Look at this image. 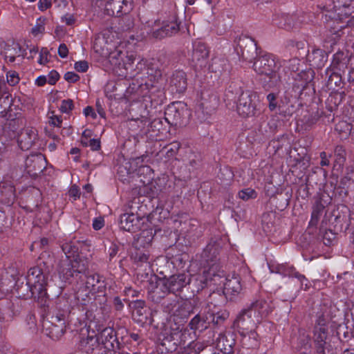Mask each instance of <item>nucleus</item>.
Listing matches in <instances>:
<instances>
[{"instance_id": "obj_1", "label": "nucleus", "mask_w": 354, "mask_h": 354, "mask_svg": "<svg viewBox=\"0 0 354 354\" xmlns=\"http://www.w3.org/2000/svg\"><path fill=\"white\" fill-rule=\"evenodd\" d=\"M245 46H248V56H245V61L252 64L251 67L259 75L262 76V80L265 84L275 86L279 83V75L276 68H279L278 59L275 55L270 53L258 55L257 41L252 37H248Z\"/></svg>"}, {"instance_id": "obj_2", "label": "nucleus", "mask_w": 354, "mask_h": 354, "mask_svg": "<svg viewBox=\"0 0 354 354\" xmlns=\"http://www.w3.org/2000/svg\"><path fill=\"white\" fill-rule=\"evenodd\" d=\"M104 40L97 39L93 44V50L100 57L108 60L112 66V70L122 78H133L135 72L133 64L135 60L133 53L126 54L119 49L111 50L108 46H102Z\"/></svg>"}, {"instance_id": "obj_3", "label": "nucleus", "mask_w": 354, "mask_h": 354, "mask_svg": "<svg viewBox=\"0 0 354 354\" xmlns=\"http://www.w3.org/2000/svg\"><path fill=\"white\" fill-rule=\"evenodd\" d=\"M198 281H199L198 290L211 284L223 288V292L227 294L239 293L242 290L240 279L236 277L231 279L225 278L223 272L215 274L213 267L207 271H204L202 275H199L196 279V282Z\"/></svg>"}, {"instance_id": "obj_4", "label": "nucleus", "mask_w": 354, "mask_h": 354, "mask_svg": "<svg viewBox=\"0 0 354 354\" xmlns=\"http://www.w3.org/2000/svg\"><path fill=\"white\" fill-rule=\"evenodd\" d=\"M145 71L146 72L142 75L135 73L133 77H136V78L127 88V93L134 94L137 98L146 96L162 77V72L158 68L147 67Z\"/></svg>"}, {"instance_id": "obj_5", "label": "nucleus", "mask_w": 354, "mask_h": 354, "mask_svg": "<svg viewBox=\"0 0 354 354\" xmlns=\"http://www.w3.org/2000/svg\"><path fill=\"white\" fill-rule=\"evenodd\" d=\"M144 29L147 35L160 39L177 33L179 30V24L176 14L174 13L168 17L147 21Z\"/></svg>"}, {"instance_id": "obj_6", "label": "nucleus", "mask_w": 354, "mask_h": 354, "mask_svg": "<svg viewBox=\"0 0 354 354\" xmlns=\"http://www.w3.org/2000/svg\"><path fill=\"white\" fill-rule=\"evenodd\" d=\"M26 290L29 291L26 297L41 299L42 302L47 295L46 288L47 280L41 270L38 267L30 268L26 277Z\"/></svg>"}, {"instance_id": "obj_7", "label": "nucleus", "mask_w": 354, "mask_h": 354, "mask_svg": "<svg viewBox=\"0 0 354 354\" xmlns=\"http://www.w3.org/2000/svg\"><path fill=\"white\" fill-rule=\"evenodd\" d=\"M88 270V261L85 259H63L59 266V275L62 281H68L72 277L78 279L80 274Z\"/></svg>"}, {"instance_id": "obj_8", "label": "nucleus", "mask_w": 354, "mask_h": 354, "mask_svg": "<svg viewBox=\"0 0 354 354\" xmlns=\"http://www.w3.org/2000/svg\"><path fill=\"white\" fill-rule=\"evenodd\" d=\"M77 281L76 297L77 299L86 301L90 295H94L99 291L97 285L101 282L98 274H87L86 272L80 274Z\"/></svg>"}, {"instance_id": "obj_9", "label": "nucleus", "mask_w": 354, "mask_h": 354, "mask_svg": "<svg viewBox=\"0 0 354 354\" xmlns=\"http://www.w3.org/2000/svg\"><path fill=\"white\" fill-rule=\"evenodd\" d=\"M189 111L181 102L169 104L165 112V119L168 124L175 127L186 125L189 121Z\"/></svg>"}, {"instance_id": "obj_10", "label": "nucleus", "mask_w": 354, "mask_h": 354, "mask_svg": "<svg viewBox=\"0 0 354 354\" xmlns=\"http://www.w3.org/2000/svg\"><path fill=\"white\" fill-rule=\"evenodd\" d=\"M46 165L45 157L41 153L32 154L25 160V171L32 178H37Z\"/></svg>"}, {"instance_id": "obj_11", "label": "nucleus", "mask_w": 354, "mask_h": 354, "mask_svg": "<svg viewBox=\"0 0 354 354\" xmlns=\"http://www.w3.org/2000/svg\"><path fill=\"white\" fill-rule=\"evenodd\" d=\"M37 131L32 127L22 129L17 135V142L22 150L30 149L37 140Z\"/></svg>"}, {"instance_id": "obj_12", "label": "nucleus", "mask_w": 354, "mask_h": 354, "mask_svg": "<svg viewBox=\"0 0 354 354\" xmlns=\"http://www.w3.org/2000/svg\"><path fill=\"white\" fill-rule=\"evenodd\" d=\"M144 218L138 216L133 213H125L120 216V227L128 232H136L141 230V224L144 223Z\"/></svg>"}, {"instance_id": "obj_13", "label": "nucleus", "mask_w": 354, "mask_h": 354, "mask_svg": "<svg viewBox=\"0 0 354 354\" xmlns=\"http://www.w3.org/2000/svg\"><path fill=\"white\" fill-rule=\"evenodd\" d=\"M313 342L315 345V354H326V339L328 329L326 327L315 326L313 330Z\"/></svg>"}, {"instance_id": "obj_14", "label": "nucleus", "mask_w": 354, "mask_h": 354, "mask_svg": "<svg viewBox=\"0 0 354 354\" xmlns=\"http://www.w3.org/2000/svg\"><path fill=\"white\" fill-rule=\"evenodd\" d=\"M169 292L175 293L180 291L191 282L189 275L186 273L174 274L165 279Z\"/></svg>"}, {"instance_id": "obj_15", "label": "nucleus", "mask_w": 354, "mask_h": 354, "mask_svg": "<svg viewBox=\"0 0 354 354\" xmlns=\"http://www.w3.org/2000/svg\"><path fill=\"white\" fill-rule=\"evenodd\" d=\"M272 22L277 27L288 30L297 28L299 26V22L296 15H290L284 13L275 15Z\"/></svg>"}, {"instance_id": "obj_16", "label": "nucleus", "mask_w": 354, "mask_h": 354, "mask_svg": "<svg viewBox=\"0 0 354 354\" xmlns=\"http://www.w3.org/2000/svg\"><path fill=\"white\" fill-rule=\"evenodd\" d=\"M314 76L315 73L312 69L302 70L294 77L293 88L295 91L298 90L299 93L301 92L313 81Z\"/></svg>"}, {"instance_id": "obj_17", "label": "nucleus", "mask_w": 354, "mask_h": 354, "mask_svg": "<svg viewBox=\"0 0 354 354\" xmlns=\"http://www.w3.org/2000/svg\"><path fill=\"white\" fill-rule=\"evenodd\" d=\"M208 56V51L205 44L201 41H195L193 44L192 62L196 66H203Z\"/></svg>"}, {"instance_id": "obj_18", "label": "nucleus", "mask_w": 354, "mask_h": 354, "mask_svg": "<svg viewBox=\"0 0 354 354\" xmlns=\"http://www.w3.org/2000/svg\"><path fill=\"white\" fill-rule=\"evenodd\" d=\"M106 6L108 10H111L113 15L120 17L130 12L132 0H110Z\"/></svg>"}, {"instance_id": "obj_19", "label": "nucleus", "mask_w": 354, "mask_h": 354, "mask_svg": "<svg viewBox=\"0 0 354 354\" xmlns=\"http://www.w3.org/2000/svg\"><path fill=\"white\" fill-rule=\"evenodd\" d=\"M328 59V55L325 50L313 48L311 51H308L307 60L309 64L315 68H322L324 66Z\"/></svg>"}, {"instance_id": "obj_20", "label": "nucleus", "mask_w": 354, "mask_h": 354, "mask_svg": "<svg viewBox=\"0 0 354 354\" xmlns=\"http://www.w3.org/2000/svg\"><path fill=\"white\" fill-rule=\"evenodd\" d=\"M172 90L177 93H183L187 88L186 74L183 71H175L169 80Z\"/></svg>"}, {"instance_id": "obj_21", "label": "nucleus", "mask_w": 354, "mask_h": 354, "mask_svg": "<svg viewBox=\"0 0 354 354\" xmlns=\"http://www.w3.org/2000/svg\"><path fill=\"white\" fill-rule=\"evenodd\" d=\"M254 310V315L257 313L259 315L266 316L270 313V306L268 302L264 299H258L252 302L248 309H245V315L252 317L251 312Z\"/></svg>"}, {"instance_id": "obj_22", "label": "nucleus", "mask_w": 354, "mask_h": 354, "mask_svg": "<svg viewBox=\"0 0 354 354\" xmlns=\"http://www.w3.org/2000/svg\"><path fill=\"white\" fill-rule=\"evenodd\" d=\"M62 250L65 254L64 259H82L79 256L80 243L73 239L64 243L62 246Z\"/></svg>"}, {"instance_id": "obj_23", "label": "nucleus", "mask_w": 354, "mask_h": 354, "mask_svg": "<svg viewBox=\"0 0 354 354\" xmlns=\"http://www.w3.org/2000/svg\"><path fill=\"white\" fill-rule=\"evenodd\" d=\"M276 272L277 273L284 277L288 276L290 277L297 278L298 280L301 282V285H303L304 281H307L305 276L297 272L293 266H289L286 264H280L276 267Z\"/></svg>"}, {"instance_id": "obj_24", "label": "nucleus", "mask_w": 354, "mask_h": 354, "mask_svg": "<svg viewBox=\"0 0 354 354\" xmlns=\"http://www.w3.org/2000/svg\"><path fill=\"white\" fill-rule=\"evenodd\" d=\"M337 71L338 70L332 68H327L325 71L326 75L328 76L327 86L330 89H335L337 87H339L342 84V75Z\"/></svg>"}, {"instance_id": "obj_25", "label": "nucleus", "mask_w": 354, "mask_h": 354, "mask_svg": "<svg viewBox=\"0 0 354 354\" xmlns=\"http://www.w3.org/2000/svg\"><path fill=\"white\" fill-rule=\"evenodd\" d=\"M100 346L99 338L95 336H88L82 339L80 343V348L86 354L91 353Z\"/></svg>"}, {"instance_id": "obj_26", "label": "nucleus", "mask_w": 354, "mask_h": 354, "mask_svg": "<svg viewBox=\"0 0 354 354\" xmlns=\"http://www.w3.org/2000/svg\"><path fill=\"white\" fill-rule=\"evenodd\" d=\"M347 62V55L342 51H337L334 54L332 64L329 68L342 71L346 68Z\"/></svg>"}, {"instance_id": "obj_27", "label": "nucleus", "mask_w": 354, "mask_h": 354, "mask_svg": "<svg viewBox=\"0 0 354 354\" xmlns=\"http://www.w3.org/2000/svg\"><path fill=\"white\" fill-rule=\"evenodd\" d=\"M248 101L245 102V106L247 104L248 111L245 113L247 116H254L256 114L257 107L259 104V96L255 92H250L248 95Z\"/></svg>"}, {"instance_id": "obj_28", "label": "nucleus", "mask_w": 354, "mask_h": 354, "mask_svg": "<svg viewBox=\"0 0 354 354\" xmlns=\"http://www.w3.org/2000/svg\"><path fill=\"white\" fill-rule=\"evenodd\" d=\"M100 344L104 345V348L109 349V345L113 346L111 339H113V330L111 328H104L97 335Z\"/></svg>"}, {"instance_id": "obj_29", "label": "nucleus", "mask_w": 354, "mask_h": 354, "mask_svg": "<svg viewBox=\"0 0 354 354\" xmlns=\"http://www.w3.org/2000/svg\"><path fill=\"white\" fill-rule=\"evenodd\" d=\"M159 283H160L157 289H156L154 292H153L149 297L156 303L160 302V301L169 292L165 279Z\"/></svg>"}, {"instance_id": "obj_30", "label": "nucleus", "mask_w": 354, "mask_h": 354, "mask_svg": "<svg viewBox=\"0 0 354 354\" xmlns=\"http://www.w3.org/2000/svg\"><path fill=\"white\" fill-rule=\"evenodd\" d=\"M131 308H132V313L133 317H138L140 321H142V317L144 316L146 309L145 303L142 300H136L131 303Z\"/></svg>"}, {"instance_id": "obj_31", "label": "nucleus", "mask_w": 354, "mask_h": 354, "mask_svg": "<svg viewBox=\"0 0 354 354\" xmlns=\"http://www.w3.org/2000/svg\"><path fill=\"white\" fill-rule=\"evenodd\" d=\"M334 166L342 167L346 161V151L342 146H337L334 151Z\"/></svg>"}, {"instance_id": "obj_32", "label": "nucleus", "mask_w": 354, "mask_h": 354, "mask_svg": "<svg viewBox=\"0 0 354 354\" xmlns=\"http://www.w3.org/2000/svg\"><path fill=\"white\" fill-rule=\"evenodd\" d=\"M353 9L354 7L351 6V5L337 8V17L342 24L346 23V24H348L350 23L349 17L351 15Z\"/></svg>"}, {"instance_id": "obj_33", "label": "nucleus", "mask_w": 354, "mask_h": 354, "mask_svg": "<svg viewBox=\"0 0 354 354\" xmlns=\"http://www.w3.org/2000/svg\"><path fill=\"white\" fill-rule=\"evenodd\" d=\"M279 68L284 66L290 71L296 72L299 69L300 60L297 58H292L289 60L278 59Z\"/></svg>"}, {"instance_id": "obj_34", "label": "nucleus", "mask_w": 354, "mask_h": 354, "mask_svg": "<svg viewBox=\"0 0 354 354\" xmlns=\"http://www.w3.org/2000/svg\"><path fill=\"white\" fill-rule=\"evenodd\" d=\"M148 279L146 281V284H145V287L147 288L148 291V297L154 292L156 289H157L158 286H159V282L163 281L164 279H161L158 278L156 275L151 274L149 277H148Z\"/></svg>"}, {"instance_id": "obj_35", "label": "nucleus", "mask_w": 354, "mask_h": 354, "mask_svg": "<svg viewBox=\"0 0 354 354\" xmlns=\"http://www.w3.org/2000/svg\"><path fill=\"white\" fill-rule=\"evenodd\" d=\"M324 206L322 204L321 202H316L313 205V211L311 214V219L310 221L309 224L310 225H317L319 217L324 210Z\"/></svg>"}, {"instance_id": "obj_36", "label": "nucleus", "mask_w": 354, "mask_h": 354, "mask_svg": "<svg viewBox=\"0 0 354 354\" xmlns=\"http://www.w3.org/2000/svg\"><path fill=\"white\" fill-rule=\"evenodd\" d=\"M11 99L7 93L1 94L0 96V115L5 116L7 111L11 104Z\"/></svg>"}, {"instance_id": "obj_37", "label": "nucleus", "mask_w": 354, "mask_h": 354, "mask_svg": "<svg viewBox=\"0 0 354 354\" xmlns=\"http://www.w3.org/2000/svg\"><path fill=\"white\" fill-rule=\"evenodd\" d=\"M45 21L46 18L39 17L37 19L36 24L32 28L31 32L34 36H38L39 35H42L45 30Z\"/></svg>"}, {"instance_id": "obj_38", "label": "nucleus", "mask_w": 354, "mask_h": 354, "mask_svg": "<svg viewBox=\"0 0 354 354\" xmlns=\"http://www.w3.org/2000/svg\"><path fill=\"white\" fill-rule=\"evenodd\" d=\"M205 320L201 319L200 315H196L190 321L189 326L192 330H198L206 328L205 326Z\"/></svg>"}, {"instance_id": "obj_39", "label": "nucleus", "mask_w": 354, "mask_h": 354, "mask_svg": "<svg viewBox=\"0 0 354 354\" xmlns=\"http://www.w3.org/2000/svg\"><path fill=\"white\" fill-rule=\"evenodd\" d=\"M217 253V248L215 245L208 244L204 250L203 256L207 258V261L209 259L213 260V258L216 257Z\"/></svg>"}, {"instance_id": "obj_40", "label": "nucleus", "mask_w": 354, "mask_h": 354, "mask_svg": "<svg viewBox=\"0 0 354 354\" xmlns=\"http://www.w3.org/2000/svg\"><path fill=\"white\" fill-rule=\"evenodd\" d=\"M249 339L248 343H245L248 349H254L259 346V342L257 339V334L254 331H250L249 335Z\"/></svg>"}, {"instance_id": "obj_41", "label": "nucleus", "mask_w": 354, "mask_h": 354, "mask_svg": "<svg viewBox=\"0 0 354 354\" xmlns=\"http://www.w3.org/2000/svg\"><path fill=\"white\" fill-rule=\"evenodd\" d=\"M7 82L10 86H15L19 82V74L15 71H10L6 74Z\"/></svg>"}, {"instance_id": "obj_42", "label": "nucleus", "mask_w": 354, "mask_h": 354, "mask_svg": "<svg viewBox=\"0 0 354 354\" xmlns=\"http://www.w3.org/2000/svg\"><path fill=\"white\" fill-rule=\"evenodd\" d=\"M73 109V102L72 100L67 99L62 101L60 111L62 113H68Z\"/></svg>"}, {"instance_id": "obj_43", "label": "nucleus", "mask_w": 354, "mask_h": 354, "mask_svg": "<svg viewBox=\"0 0 354 354\" xmlns=\"http://www.w3.org/2000/svg\"><path fill=\"white\" fill-rule=\"evenodd\" d=\"M267 100L268 102V108L271 111H274L277 107V95L270 93L267 95Z\"/></svg>"}, {"instance_id": "obj_44", "label": "nucleus", "mask_w": 354, "mask_h": 354, "mask_svg": "<svg viewBox=\"0 0 354 354\" xmlns=\"http://www.w3.org/2000/svg\"><path fill=\"white\" fill-rule=\"evenodd\" d=\"M82 143L86 146H89L94 151L98 150L100 148V142L98 139L82 140Z\"/></svg>"}, {"instance_id": "obj_45", "label": "nucleus", "mask_w": 354, "mask_h": 354, "mask_svg": "<svg viewBox=\"0 0 354 354\" xmlns=\"http://www.w3.org/2000/svg\"><path fill=\"white\" fill-rule=\"evenodd\" d=\"M186 261L187 254H180L173 259L172 263L178 268H183Z\"/></svg>"}, {"instance_id": "obj_46", "label": "nucleus", "mask_w": 354, "mask_h": 354, "mask_svg": "<svg viewBox=\"0 0 354 354\" xmlns=\"http://www.w3.org/2000/svg\"><path fill=\"white\" fill-rule=\"evenodd\" d=\"M49 52L47 50V48H41L40 53H39V57L38 59V63L41 65H44L48 62L49 59Z\"/></svg>"}, {"instance_id": "obj_47", "label": "nucleus", "mask_w": 354, "mask_h": 354, "mask_svg": "<svg viewBox=\"0 0 354 354\" xmlns=\"http://www.w3.org/2000/svg\"><path fill=\"white\" fill-rule=\"evenodd\" d=\"M47 77V82L50 85H54L59 79V75L56 71H51Z\"/></svg>"}, {"instance_id": "obj_48", "label": "nucleus", "mask_w": 354, "mask_h": 354, "mask_svg": "<svg viewBox=\"0 0 354 354\" xmlns=\"http://www.w3.org/2000/svg\"><path fill=\"white\" fill-rule=\"evenodd\" d=\"M74 68L78 72L84 73L88 68V64L86 61H79L75 63Z\"/></svg>"}, {"instance_id": "obj_49", "label": "nucleus", "mask_w": 354, "mask_h": 354, "mask_svg": "<svg viewBox=\"0 0 354 354\" xmlns=\"http://www.w3.org/2000/svg\"><path fill=\"white\" fill-rule=\"evenodd\" d=\"M76 19L72 14L67 13L62 17V22L68 26H72L75 24Z\"/></svg>"}, {"instance_id": "obj_50", "label": "nucleus", "mask_w": 354, "mask_h": 354, "mask_svg": "<svg viewBox=\"0 0 354 354\" xmlns=\"http://www.w3.org/2000/svg\"><path fill=\"white\" fill-rule=\"evenodd\" d=\"M228 317V313L226 311L218 313L217 315H214L213 322L216 324H219L222 321L225 320Z\"/></svg>"}, {"instance_id": "obj_51", "label": "nucleus", "mask_w": 354, "mask_h": 354, "mask_svg": "<svg viewBox=\"0 0 354 354\" xmlns=\"http://www.w3.org/2000/svg\"><path fill=\"white\" fill-rule=\"evenodd\" d=\"M64 79L68 82H76L80 80V76L74 72H67L64 74Z\"/></svg>"}, {"instance_id": "obj_52", "label": "nucleus", "mask_w": 354, "mask_h": 354, "mask_svg": "<svg viewBox=\"0 0 354 354\" xmlns=\"http://www.w3.org/2000/svg\"><path fill=\"white\" fill-rule=\"evenodd\" d=\"M149 255L146 253H138L136 257V259L138 262L145 263L147 266H149Z\"/></svg>"}, {"instance_id": "obj_53", "label": "nucleus", "mask_w": 354, "mask_h": 354, "mask_svg": "<svg viewBox=\"0 0 354 354\" xmlns=\"http://www.w3.org/2000/svg\"><path fill=\"white\" fill-rule=\"evenodd\" d=\"M37 5L39 10L44 11L51 6L52 2L51 0H39Z\"/></svg>"}, {"instance_id": "obj_54", "label": "nucleus", "mask_w": 354, "mask_h": 354, "mask_svg": "<svg viewBox=\"0 0 354 354\" xmlns=\"http://www.w3.org/2000/svg\"><path fill=\"white\" fill-rule=\"evenodd\" d=\"M15 54H5V59L8 62H14L17 56L19 55L20 48H15L14 49Z\"/></svg>"}, {"instance_id": "obj_55", "label": "nucleus", "mask_w": 354, "mask_h": 354, "mask_svg": "<svg viewBox=\"0 0 354 354\" xmlns=\"http://www.w3.org/2000/svg\"><path fill=\"white\" fill-rule=\"evenodd\" d=\"M62 122V119L61 116L53 115L50 118L49 123L54 127H60Z\"/></svg>"}, {"instance_id": "obj_56", "label": "nucleus", "mask_w": 354, "mask_h": 354, "mask_svg": "<svg viewBox=\"0 0 354 354\" xmlns=\"http://www.w3.org/2000/svg\"><path fill=\"white\" fill-rule=\"evenodd\" d=\"M257 196V192L251 188L245 189V200L255 198Z\"/></svg>"}, {"instance_id": "obj_57", "label": "nucleus", "mask_w": 354, "mask_h": 354, "mask_svg": "<svg viewBox=\"0 0 354 354\" xmlns=\"http://www.w3.org/2000/svg\"><path fill=\"white\" fill-rule=\"evenodd\" d=\"M68 53V50L66 44H62L59 45L58 48V54L59 55L62 57L65 58L67 57Z\"/></svg>"}, {"instance_id": "obj_58", "label": "nucleus", "mask_w": 354, "mask_h": 354, "mask_svg": "<svg viewBox=\"0 0 354 354\" xmlns=\"http://www.w3.org/2000/svg\"><path fill=\"white\" fill-rule=\"evenodd\" d=\"M84 113L86 117H91L93 119H95L97 118V114L91 106H86L84 109Z\"/></svg>"}, {"instance_id": "obj_59", "label": "nucleus", "mask_w": 354, "mask_h": 354, "mask_svg": "<svg viewBox=\"0 0 354 354\" xmlns=\"http://www.w3.org/2000/svg\"><path fill=\"white\" fill-rule=\"evenodd\" d=\"M344 27V25H340V26H338L337 27H336V26L330 27V32H331L332 35H335V39L341 36L340 32H342V29Z\"/></svg>"}, {"instance_id": "obj_60", "label": "nucleus", "mask_w": 354, "mask_h": 354, "mask_svg": "<svg viewBox=\"0 0 354 354\" xmlns=\"http://www.w3.org/2000/svg\"><path fill=\"white\" fill-rule=\"evenodd\" d=\"M333 1L335 3V8H340L350 5L351 0H333Z\"/></svg>"}, {"instance_id": "obj_61", "label": "nucleus", "mask_w": 354, "mask_h": 354, "mask_svg": "<svg viewBox=\"0 0 354 354\" xmlns=\"http://www.w3.org/2000/svg\"><path fill=\"white\" fill-rule=\"evenodd\" d=\"M104 226V221L101 218L94 219L93 222V227L95 230H100Z\"/></svg>"}, {"instance_id": "obj_62", "label": "nucleus", "mask_w": 354, "mask_h": 354, "mask_svg": "<svg viewBox=\"0 0 354 354\" xmlns=\"http://www.w3.org/2000/svg\"><path fill=\"white\" fill-rule=\"evenodd\" d=\"M69 195L76 199L80 196V190L75 185H73L69 190Z\"/></svg>"}, {"instance_id": "obj_63", "label": "nucleus", "mask_w": 354, "mask_h": 354, "mask_svg": "<svg viewBox=\"0 0 354 354\" xmlns=\"http://www.w3.org/2000/svg\"><path fill=\"white\" fill-rule=\"evenodd\" d=\"M47 82V77L45 75H40L35 80V84L38 86H42Z\"/></svg>"}, {"instance_id": "obj_64", "label": "nucleus", "mask_w": 354, "mask_h": 354, "mask_svg": "<svg viewBox=\"0 0 354 354\" xmlns=\"http://www.w3.org/2000/svg\"><path fill=\"white\" fill-rule=\"evenodd\" d=\"M320 157H321V162H320V165L322 166H328L329 164H330V161L327 158V155H326V153L323 151L320 153Z\"/></svg>"}]
</instances>
